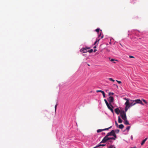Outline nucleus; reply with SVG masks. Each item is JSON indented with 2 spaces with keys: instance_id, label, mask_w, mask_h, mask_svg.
<instances>
[{
  "instance_id": "nucleus-1",
  "label": "nucleus",
  "mask_w": 148,
  "mask_h": 148,
  "mask_svg": "<svg viewBox=\"0 0 148 148\" xmlns=\"http://www.w3.org/2000/svg\"><path fill=\"white\" fill-rule=\"evenodd\" d=\"M123 99L126 101L125 103V111L124 112H125L127 111L130 107L134 106L137 103H139L142 105H144V104L140 99L133 100L129 99H128L126 98H123Z\"/></svg>"
},
{
  "instance_id": "nucleus-2",
  "label": "nucleus",
  "mask_w": 148,
  "mask_h": 148,
  "mask_svg": "<svg viewBox=\"0 0 148 148\" xmlns=\"http://www.w3.org/2000/svg\"><path fill=\"white\" fill-rule=\"evenodd\" d=\"M121 117L124 120L123 123L125 125H128L130 124L127 118L125 112H124V111H122L121 110Z\"/></svg>"
},
{
  "instance_id": "nucleus-3",
  "label": "nucleus",
  "mask_w": 148,
  "mask_h": 148,
  "mask_svg": "<svg viewBox=\"0 0 148 148\" xmlns=\"http://www.w3.org/2000/svg\"><path fill=\"white\" fill-rule=\"evenodd\" d=\"M115 138H116L115 137L109 138L108 137H107V136H105L100 142V143H105L107 141L110 139L115 140Z\"/></svg>"
},
{
  "instance_id": "nucleus-4",
  "label": "nucleus",
  "mask_w": 148,
  "mask_h": 148,
  "mask_svg": "<svg viewBox=\"0 0 148 148\" xmlns=\"http://www.w3.org/2000/svg\"><path fill=\"white\" fill-rule=\"evenodd\" d=\"M110 136H113L114 137H115V138L116 137V136L115 133V131L114 130H112L110 132L108 133L106 136L108 137Z\"/></svg>"
},
{
  "instance_id": "nucleus-5",
  "label": "nucleus",
  "mask_w": 148,
  "mask_h": 148,
  "mask_svg": "<svg viewBox=\"0 0 148 148\" xmlns=\"http://www.w3.org/2000/svg\"><path fill=\"white\" fill-rule=\"evenodd\" d=\"M114 100V98L112 96H110L108 99V100L110 104V105L113 102Z\"/></svg>"
},
{
  "instance_id": "nucleus-6",
  "label": "nucleus",
  "mask_w": 148,
  "mask_h": 148,
  "mask_svg": "<svg viewBox=\"0 0 148 148\" xmlns=\"http://www.w3.org/2000/svg\"><path fill=\"white\" fill-rule=\"evenodd\" d=\"M80 51L81 52L84 53H86L88 51L85 48H83L80 49Z\"/></svg>"
},
{
  "instance_id": "nucleus-7",
  "label": "nucleus",
  "mask_w": 148,
  "mask_h": 148,
  "mask_svg": "<svg viewBox=\"0 0 148 148\" xmlns=\"http://www.w3.org/2000/svg\"><path fill=\"white\" fill-rule=\"evenodd\" d=\"M114 111L117 114H118L120 112V111L119 110L118 108H116L115 109Z\"/></svg>"
},
{
  "instance_id": "nucleus-8",
  "label": "nucleus",
  "mask_w": 148,
  "mask_h": 148,
  "mask_svg": "<svg viewBox=\"0 0 148 148\" xmlns=\"http://www.w3.org/2000/svg\"><path fill=\"white\" fill-rule=\"evenodd\" d=\"M108 108L110 109L111 112L113 113V110L112 109V108H113V106L111 105H110V106H108Z\"/></svg>"
},
{
  "instance_id": "nucleus-9",
  "label": "nucleus",
  "mask_w": 148,
  "mask_h": 148,
  "mask_svg": "<svg viewBox=\"0 0 148 148\" xmlns=\"http://www.w3.org/2000/svg\"><path fill=\"white\" fill-rule=\"evenodd\" d=\"M147 138H145V139L144 140H143V141H142V142H141V145H143L144 144L145 142L147 140Z\"/></svg>"
},
{
  "instance_id": "nucleus-10",
  "label": "nucleus",
  "mask_w": 148,
  "mask_h": 148,
  "mask_svg": "<svg viewBox=\"0 0 148 148\" xmlns=\"http://www.w3.org/2000/svg\"><path fill=\"white\" fill-rule=\"evenodd\" d=\"M130 128V126H128L126 128V132L125 134H127V133Z\"/></svg>"
},
{
  "instance_id": "nucleus-11",
  "label": "nucleus",
  "mask_w": 148,
  "mask_h": 148,
  "mask_svg": "<svg viewBox=\"0 0 148 148\" xmlns=\"http://www.w3.org/2000/svg\"><path fill=\"white\" fill-rule=\"evenodd\" d=\"M115 125L117 127H119V128H120V125H118V124L116 122V121H115Z\"/></svg>"
},
{
  "instance_id": "nucleus-12",
  "label": "nucleus",
  "mask_w": 148,
  "mask_h": 148,
  "mask_svg": "<svg viewBox=\"0 0 148 148\" xmlns=\"http://www.w3.org/2000/svg\"><path fill=\"white\" fill-rule=\"evenodd\" d=\"M100 39H96V41H95V43H94V45H96L97 44V43L99 42V41Z\"/></svg>"
},
{
  "instance_id": "nucleus-13",
  "label": "nucleus",
  "mask_w": 148,
  "mask_h": 148,
  "mask_svg": "<svg viewBox=\"0 0 148 148\" xmlns=\"http://www.w3.org/2000/svg\"><path fill=\"white\" fill-rule=\"evenodd\" d=\"M103 131V129H99V130H97V133H99L100 132H101Z\"/></svg>"
},
{
  "instance_id": "nucleus-14",
  "label": "nucleus",
  "mask_w": 148,
  "mask_h": 148,
  "mask_svg": "<svg viewBox=\"0 0 148 148\" xmlns=\"http://www.w3.org/2000/svg\"><path fill=\"white\" fill-rule=\"evenodd\" d=\"M106 145L105 144H98V145H97V147H100V146H104Z\"/></svg>"
},
{
  "instance_id": "nucleus-15",
  "label": "nucleus",
  "mask_w": 148,
  "mask_h": 148,
  "mask_svg": "<svg viewBox=\"0 0 148 148\" xmlns=\"http://www.w3.org/2000/svg\"><path fill=\"white\" fill-rule=\"evenodd\" d=\"M109 148H116L115 147H114L113 145H111L109 147H108Z\"/></svg>"
},
{
  "instance_id": "nucleus-16",
  "label": "nucleus",
  "mask_w": 148,
  "mask_h": 148,
  "mask_svg": "<svg viewBox=\"0 0 148 148\" xmlns=\"http://www.w3.org/2000/svg\"><path fill=\"white\" fill-rule=\"evenodd\" d=\"M112 126H110V127L108 128H105V129H103V131H105V130H108L109 129H110L111 128V127H112Z\"/></svg>"
},
{
  "instance_id": "nucleus-17",
  "label": "nucleus",
  "mask_w": 148,
  "mask_h": 148,
  "mask_svg": "<svg viewBox=\"0 0 148 148\" xmlns=\"http://www.w3.org/2000/svg\"><path fill=\"white\" fill-rule=\"evenodd\" d=\"M142 100L145 103V104H147V102L144 99H142Z\"/></svg>"
},
{
  "instance_id": "nucleus-18",
  "label": "nucleus",
  "mask_w": 148,
  "mask_h": 148,
  "mask_svg": "<svg viewBox=\"0 0 148 148\" xmlns=\"http://www.w3.org/2000/svg\"><path fill=\"white\" fill-rule=\"evenodd\" d=\"M93 50L92 49H91L90 50L88 51L87 52H89L90 53H91L92 52Z\"/></svg>"
},
{
  "instance_id": "nucleus-19",
  "label": "nucleus",
  "mask_w": 148,
  "mask_h": 148,
  "mask_svg": "<svg viewBox=\"0 0 148 148\" xmlns=\"http://www.w3.org/2000/svg\"><path fill=\"white\" fill-rule=\"evenodd\" d=\"M114 94V93H113L111 92H110L108 94V95L109 96L112 95H113Z\"/></svg>"
},
{
  "instance_id": "nucleus-20",
  "label": "nucleus",
  "mask_w": 148,
  "mask_h": 148,
  "mask_svg": "<svg viewBox=\"0 0 148 148\" xmlns=\"http://www.w3.org/2000/svg\"><path fill=\"white\" fill-rule=\"evenodd\" d=\"M103 95V97L104 98H105V92H104L103 91L102 93H101Z\"/></svg>"
},
{
  "instance_id": "nucleus-21",
  "label": "nucleus",
  "mask_w": 148,
  "mask_h": 148,
  "mask_svg": "<svg viewBox=\"0 0 148 148\" xmlns=\"http://www.w3.org/2000/svg\"><path fill=\"white\" fill-rule=\"evenodd\" d=\"M119 131H120V130H116L114 131H115V132L116 133H118L119 132Z\"/></svg>"
},
{
  "instance_id": "nucleus-22",
  "label": "nucleus",
  "mask_w": 148,
  "mask_h": 148,
  "mask_svg": "<svg viewBox=\"0 0 148 148\" xmlns=\"http://www.w3.org/2000/svg\"><path fill=\"white\" fill-rule=\"evenodd\" d=\"M108 79L110 80V81L114 82V80L112 78H110Z\"/></svg>"
},
{
  "instance_id": "nucleus-23",
  "label": "nucleus",
  "mask_w": 148,
  "mask_h": 148,
  "mask_svg": "<svg viewBox=\"0 0 148 148\" xmlns=\"http://www.w3.org/2000/svg\"><path fill=\"white\" fill-rule=\"evenodd\" d=\"M118 122L119 123H120V116L118 117Z\"/></svg>"
},
{
  "instance_id": "nucleus-24",
  "label": "nucleus",
  "mask_w": 148,
  "mask_h": 148,
  "mask_svg": "<svg viewBox=\"0 0 148 148\" xmlns=\"http://www.w3.org/2000/svg\"><path fill=\"white\" fill-rule=\"evenodd\" d=\"M103 91H102L101 90H97L96 91V92H101V93H102V92Z\"/></svg>"
},
{
  "instance_id": "nucleus-25",
  "label": "nucleus",
  "mask_w": 148,
  "mask_h": 148,
  "mask_svg": "<svg viewBox=\"0 0 148 148\" xmlns=\"http://www.w3.org/2000/svg\"><path fill=\"white\" fill-rule=\"evenodd\" d=\"M57 104H56L55 106V112H56V108H57Z\"/></svg>"
},
{
  "instance_id": "nucleus-26",
  "label": "nucleus",
  "mask_w": 148,
  "mask_h": 148,
  "mask_svg": "<svg viewBox=\"0 0 148 148\" xmlns=\"http://www.w3.org/2000/svg\"><path fill=\"white\" fill-rule=\"evenodd\" d=\"M100 29L99 28H97L96 30L95 31L97 32H99V31Z\"/></svg>"
},
{
  "instance_id": "nucleus-27",
  "label": "nucleus",
  "mask_w": 148,
  "mask_h": 148,
  "mask_svg": "<svg viewBox=\"0 0 148 148\" xmlns=\"http://www.w3.org/2000/svg\"><path fill=\"white\" fill-rule=\"evenodd\" d=\"M104 101H105V103H106V104H108V103L107 102V100L106 99H105L104 100Z\"/></svg>"
},
{
  "instance_id": "nucleus-28",
  "label": "nucleus",
  "mask_w": 148,
  "mask_h": 148,
  "mask_svg": "<svg viewBox=\"0 0 148 148\" xmlns=\"http://www.w3.org/2000/svg\"><path fill=\"white\" fill-rule=\"evenodd\" d=\"M124 127V125L123 124H121V129L123 128Z\"/></svg>"
},
{
  "instance_id": "nucleus-29",
  "label": "nucleus",
  "mask_w": 148,
  "mask_h": 148,
  "mask_svg": "<svg viewBox=\"0 0 148 148\" xmlns=\"http://www.w3.org/2000/svg\"><path fill=\"white\" fill-rule=\"evenodd\" d=\"M129 58H134V56H130Z\"/></svg>"
},
{
  "instance_id": "nucleus-30",
  "label": "nucleus",
  "mask_w": 148,
  "mask_h": 148,
  "mask_svg": "<svg viewBox=\"0 0 148 148\" xmlns=\"http://www.w3.org/2000/svg\"><path fill=\"white\" fill-rule=\"evenodd\" d=\"M107 107H108L109 106H110V104H109L108 103V104H106Z\"/></svg>"
},
{
  "instance_id": "nucleus-31",
  "label": "nucleus",
  "mask_w": 148,
  "mask_h": 148,
  "mask_svg": "<svg viewBox=\"0 0 148 148\" xmlns=\"http://www.w3.org/2000/svg\"><path fill=\"white\" fill-rule=\"evenodd\" d=\"M114 60L113 59H112L111 60H110V61H112V62H113V61Z\"/></svg>"
},
{
  "instance_id": "nucleus-32",
  "label": "nucleus",
  "mask_w": 148,
  "mask_h": 148,
  "mask_svg": "<svg viewBox=\"0 0 148 148\" xmlns=\"http://www.w3.org/2000/svg\"><path fill=\"white\" fill-rule=\"evenodd\" d=\"M116 81L119 83L120 84V81L116 80Z\"/></svg>"
},
{
  "instance_id": "nucleus-33",
  "label": "nucleus",
  "mask_w": 148,
  "mask_h": 148,
  "mask_svg": "<svg viewBox=\"0 0 148 148\" xmlns=\"http://www.w3.org/2000/svg\"><path fill=\"white\" fill-rule=\"evenodd\" d=\"M131 139L132 140H133V136L132 135L131 136Z\"/></svg>"
},
{
  "instance_id": "nucleus-34",
  "label": "nucleus",
  "mask_w": 148,
  "mask_h": 148,
  "mask_svg": "<svg viewBox=\"0 0 148 148\" xmlns=\"http://www.w3.org/2000/svg\"><path fill=\"white\" fill-rule=\"evenodd\" d=\"M85 48L86 49V50H87V49H89L90 48V47H86V48Z\"/></svg>"
},
{
  "instance_id": "nucleus-35",
  "label": "nucleus",
  "mask_w": 148,
  "mask_h": 148,
  "mask_svg": "<svg viewBox=\"0 0 148 148\" xmlns=\"http://www.w3.org/2000/svg\"><path fill=\"white\" fill-rule=\"evenodd\" d=\"M97 51V49H94V50L93 52H95Z\"/></svg>"
},
{
  "instance_id": "nucleus-36",
  "label": "nucleus",
  "mask_w": 148,
  "mask_h": 148,
  "mask_svg": "<svg viewBox=\"0 0 148 148\" xmlns=\"http://www.w3.org/2000/svg\"><path fill=\"white\" fill-rule=\"evenodd\" d=\"M101 33H100V34L98 35V37H99L101 36Z\"/></svg>"
},
{
  "instance_id": "nucleus-37",
  "label": "nucleus",
  "mask_w": 148,
  "mask_h": 148,
  "mask_svg": "<svg viewBox=\"0 0 148 148\" xmlns=\"http://www.w3.org/2000/svg\"><path fill=\"white\" fill-rule=\"evenodd\" d=\"M97 47H96V46H95L94 47H93V48H96Z\"/></svg>"
},
{
  "instance_id": "nucleus-38",
  "label": "nucleus",
  "mask_w": 148,
  "mask_h": 148,
  "mask_svg": "<svg viewBox=\"0 0 148 148\" xmlns=\"http://www.w3.org/2000/svg\"><path fill=\"white\" fill-rule=\"evenodd\" d=\"M103 38V36H102L101 37V38Z\"/></svg>"
},
{
  "instance_id": "nucleus-39",
  "label": "nucleus",
  "mask_w": 148,
  "mask_h": 148,
  "mask_svg": "<svg viewBox=\"0 0 148 148\" xmlns=\"http://www.w3.org/2000/svg\"><path fill=\"white\" fill-rule=\"evenodd\" d=\"M109 142H110V143H112V141L111 140H110Z\"/></svg>"
},
{
  "instance_id": "nucleus-40",
  "label": "nucleus",
  "mask_w": 148,
  "mask_h": 148,
  "mask_svg": "<svg viewBox=\"0 0 148 148\" xmlns=\"http://www.w3.org/2000/svg\"><path fill=\"white\" fill-rule=\"evenodd\" d=\"M130 148H136V147H131Z\"/></svg>"
},
{
  "instance_id": "nucleus-41",
  "label": "nucleus",
  "mask_w": 148,
  "mask_h": 148,
  "mask_svg": "<svg viewBox=\"0 0 148 148\" xmlns=\"http://www.w3.org/2000/svg\"><path fill=\"white\" fill-rule=\"evenodd\" d=\"M116 87H117V88H118V86H116Z\"/></svg>"
},
{
  "instance_id": "nucleus-42",
  "label": "nucleus",
  "mask_w": 148,
  "mask_h": 148,
  "mask_svg": "<svg viewBox=\"0 0 148 148\" xmlns=\"http://www.w3.org/2000/svg\"><path fill=\"white\" fill-rule=\"evenodd\" d=\"M122 122V120H121V123Z\"/></svg>"
},
{
  "instance_id": "nucleus-43",
  "label": "nucleus",
  "mask_w": 148,
  "mask_h": 148,
  "mask_svg": "<svg viewBox=\"0 0 148 148\" xmlns=\"http://www.w3.org/2000/svg\"><path fill=\"white\" fill-rule=\"evenodd\" d=\"M102 133L103 134H105V133Z\"/></svg>"
},
{
  "instance_id": "nucleus-44",
  "label": "nucleus",
  "mask_w": 148,
  "mask_h": 148,
  "mask_svg": "<svg viewBox=\"0 0 148 148\" xmlns=\"http://www.w3.org/2000/svg\"><path fill=\"white\" fill-rule=\"evenodd\" d=\"M102 133L103 134H105V133Z\"/></svg>"
},
{
  "instance_id": "nucleus-45",
  "label": "nucleus",
  "mask_w": 148,
  "mask_h": 148,
  "mask_svg": "<svg viewBox=\"0 0 148 148\" xmlns=\"http://www.w3.org/2000/svg\"><path fill=\"white\" fill-rule=\"evenodd\" d=\"M98 44V42L97 43V45Z\"/></svg>"
}]
</instances>
